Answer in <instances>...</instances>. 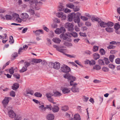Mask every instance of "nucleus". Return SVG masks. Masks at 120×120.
Instances as JSON below:
<instances>
[{"mask_svg":"<svg viewBox=\"0 0 120 120\" xmlns=\"http://www.w3.org/2000/svg\"><path fill=\"white\" fill-rule=\"evenodd\" d=\"M64 77L65 78L67 79L69 81L71 80L70 82V85L71 86L73 85H74L73 82L76 80V78L75 77L69 74H65Z\"/></svg>","mask_w":120,"mask_h":120,"instance_id":"obj_1","label":"nucleus"},{"mask_svg":"<svg viewBox=\"0 0 120 120\" xmlns=\"http://www.w3.org/2000/svg\"><path fill=\"white\" fill-rule=\"evenodd\" d=\"M56 16L59 18H61V20H65L66 19L67 16L66 15L64 14L63 12H60L56 14Z\"/></svg>","mask_w":120,"mask_h":120,"instance_id":"obj_2","label":"nucleus"},{"mask_svg":"<svg viewBox=\"0 0 120 120\" xmlns=\"http://www.w3.org/2000/svg\"><path fill=\"white\" fill-rule=\"evenodd\" d=\"M66 31L65 28L62 26L60 28H57L55 30V32L56 34H59L61 33H64Z\"/></svg>","mask_w":120,"mask_h":120,"instance_id":"obj_3","label":"nucleus"},{"mask_svg":"<svg viewBox=\"0 0 120 120\" xmlns=\"http://www.w3.org/2000/svg\"><path fill=\"white\" fill-rule=\"evenodd\" d=\"M66 28L68 29V30L70 31H72L74 29L73 28V25L71 23L67 22L65 24Z\"/></svg>","mask_w":120,"mask_h":120,"instance_id":"obj_4","label":"nucleus"},{"mask_svg":"<svg viewBox=\"0 0 120 120\" xmlns=\"http://www.w3.org/2000/svg\"><path fill=\"white\" fill-rule=\"evenodd\" d=\"M50 64L54 69L56 70L59 69L60 67V64L58 62H56L54 63L50 62L49 63V65Z\"/></svg>","mask_w":120,"mask_h":120,"instance_id":"obj_5","label":"nucleus"},{"mask_svg":"<svg viewBox=\"0 0 120 120\" xmlns=\"http://www.w3.org/2000/svg\"><path fill=\"white\" fill-rule=\"evenodd\" d=\"M61 70L63 72L66 73V74H69L68 73L70 71V68L68 66H64L63 67H61Z\"/></svg>","mask_w":120,"mask_h":120,"instance_id":"obj_6","label":"nucleus"},{"mask_svg":"<svg viewBox=\"0 0 120 120\" xmlns=\"http://www.w3.org/2000/svg\"><path fill=\"white\" fill-rule=\"evenodd\" d=\"M21 18L22 19V21L25 22L28 19L29 15L26 13H22L20 15Z\"/></svg>","mask_w":120,"mask_h":120,"instance_id":"obj_7","label":"nucleus"},{"mask_svg":"<svg viewBox=\"0 0 120 120\" xmlns=\"http://www.w3.org/2000/svg\"><path fill=\"white\" fill-rule=\"evenodd\" d=\"M76 14V13L74 12L69 14L68 16H67L68 21L70 22L72 21L73 19L75 17Z\"/></svg>","mask_w":120,"mask_h":120,"instance_id":"obj_8","label":"nucleus"},{"mask_svg":"<svg viewBox=\"0 0 120 120\" xmlns=\"http://www.w3.org/2000/svg\"><path fill=\"white\" fill-rule=\"evenodd\" d=\"M11 99L10 98L8 97H5L2 103L4 105L7 104L9 102V101Z\"/></svg>","mask_w":120,"mask_h":120,"instance_id":"obj_9","label":"nucleus"},{"mask_svg":"<svg viewBox=\"0 0 120 120\" xmlns=\"http://www.w3.org/2000/svg\"><path fill=\"white\" fill-rule=\"evenodd\" d=\"M68 37H69V35L68 34L64 33H62L60 35V37L61 38L63 39L64 40H66L68 38Z\"/></svg>","mask_w":120,"mask_h":120,"instance_id":"obj_10","label":"nucleus"},{"mask_svg":"<svg viewBox=\"0 0 120 120\" xmlns=\"http://www.w3.org/2000/svg\"><path fill=\"white\" fill-rule=\"evenodd\" d=\"M42 3L41 1L37 2L35 4V8L36 10H38L40 9V6L42 4Z\"/></svg>","mask_w":120,"mask_h":120,"instance_id":"obj_11","label":"nucleus"},{"mask_svg":"<svg viewBox=\"0 0 120 120\" xmlns=\"http://www.w3.org/2000/svg\"><path fill=\"white\" fill-rule=\"evenodd\" d=\"M43 30H38L36 31H33V32L36 36H39L40 33L42 34L43 33Z\"/></svg>","mask_w":120,"mask_h":120,"instance_id":"obj_12","label":"nucleus"},{"mask_svg":"<svg viewBox=\"0 0 120 120\" xmlns=\"http://www.w3.org/2000/svg\"><path fill=\"white\" fill-rule=\"evenodd\" d=\"M8 113L10 117L13 118L15 117L16 114L14 112V111L12 110H9L8 112Z\"/></svg>","mask_w":120,"mask_h":120,"instance_id":"obj_13","label":"nucleus"},{"mask_svg":"<svg viewBox=\"0 0 120 120\" xmlns=\"http://www.w3.org/2000/svg\"><path fill=\"white\" fill-rule=\"evenodd\" d=\"M98 23L101 27L105 28L106 27V22L102 21L101 19Z\"/></svg>","mask_w":120,"mask_h":120,"instance_id":"obj_14","label":"nucleus"},{"mask_svg":"<svg viewBox=\"0 0 120 120\" xmlns=\"http://www.w3.org/2000/svg\"><path fill=\"white\" fill-rule=\"evenodd\" d=\"M71 90L74 93L79 92V88L77 86H73L71 88Z\"/></svg>","mask_w":120,"mask_h":120,"instance_id":"obj_15","label":"nucleus"},{"mask_svg":"<svg viewBox=\"0 0 120 120\" xmlns=\"http://www.w3.org/2000/svg\"><path fill=\"white\" fill-rule=\"evenodd\" d=\"M54 117V115L52 114H48L47 116V118L48 120H53Z\"/></svg>","mask_w":120,"mask_h":120,"instance_id":"obj_16","label":"nucleus"},{"mask_svg":"<svg viewBox=\"0 0 120 120\" xmlns=\"http://www.w3.org/2000/svg\"><path fill=\"white\" fill-rule=\"evenodd\" d=\"M91 19L93 22L96 21L98 22V23L100 21L101 19L98 17L95 18L93 17L91 18Z\"/></svg>","mask_w":120,"mask_h":120,"instance_id":"obj_17","label":"nucleus"},{"mask_svg":"<svg viewBox=\"0 0 120 120\" xmlns=\"http://www.w3.org/2000/svg\"><path fill=\"white\" fill-rule=\"evenodd\" d=\"M19 86V85L18 83H15L12 86V89L14 90H16L18 89Z\"/></svg>","mask_w":120,"mask_h":120,"instance_id":"obj_18","label":"nucleus"},{"mask_svg":"<svg viewBox=\"0 0 120 120\" xmlns=\"http://www.w3.org/2000/svg\"><path fill=\"white\" fill-rule=\"evenodd\" d=\"M106 27H112L114 25V23L112 22L111 21L108 22H106Z\"/></svg>","mask_w":120,"mask_h":120,"instance_id":"obj_19","label":"nucleus"},{"mask_svg":"<svg viewBox=\"0 0 120 120\" xmlns=\"http://www.w3.org/2000/svg\"><path fill=\"white\" fill-rule=\"evenodd\" d=\"M103 97L100 96H99L98 99V103L100 105L103 101Z\"/></svg>","mask_w":120,"mask_h":120,"instance_id":"obj_20","label":"nucleus"},{"mask_svg":"<svg viewBox=\"0 0 120 120\" xmlns=\"http://www.w3.org/2000/svg\"><path fill=\"white\" fill-rule=\"evenodd\" d=\"M59 108L58 106H54V107L52 108V111L54 112H58L59 109Z\"/></svg>","mask_w":120,"mask_h":120,"instance_id":"obj_21","label":"nucleus"},{"mask_svg":"<svg viewBox=\"0 0 120 120\" xmlns=\"http://www.w3.org/2000/svg\"><path fill=\"white\" fill-rule=\"evenodd\" d=\"M53 41L56 43L59 44L60 43L61 40L59 38H55L53 39Z\"/></svg>","mask_w":120,"mask_h":120,"instance_id":"obj_22","label":"nucleus"},{"mask_svg":"<svg viewBox=\"0 0 120 120\" xmlns=\"http://www.w3.org/2000/svg\"><path fill=\"white\" fill-rule=\"evenodd\" d=\"M64 8L63 5L62 3L60 4V5L59 6L58 8V10L59 11H62L64 10Z\"/></svg>","mask_w":120,"mask_h":120,"instance_id":"obj_23","label":"nucleus"},{"mask_svg":"<svg viewBox=\"0 0 120 120\" xmlns=\"http://www.w3.org/2000/svg\"><path fill=\"white\" fill-rule=\"evenodd\" d=\"M105 30L107 32H112L114 30L113 29V28L109 27L106 28Z\"/></svg>","mask_w":120,"mask_h":120,"instance_id":"obj_24","label":"nucleus"},{"mask_svg":"<svg viewBox=\"0 0 120 120\" xmlns=\"http://www.w3.org/2000/svg\"><path fill=\"white\" fill-rule=\"evenodd\" d=\"M70 91V90L68 88H64L62 90V92L64 94L68 93Z\"/></svg>","mask_w":120,"mask_h":120,"instance_id":"obj_25","label":"nucleus"},{"mask_svg":"<svg viewBox=\"0 0 120 120\" xmlns=\"http://www.w3.org/2000/svg\"><path fill=\"white\" fill-rule=\"evenodd\" d=\"M93 56L94 59L97 60L99 58L100 55L98 53H95L93 54Z\"/></svg>","mask_w":120,"mask_h":120,"instance_id":"obj_26","label":"nucleus"},{"mask_svg":"<svg viewBox=\"0 0 120 120\" xmlns=\"http://www.w3.org/2000/svg\"><path fill=\"white\" fill-rule=\"evenodd\" d=\"M61 95V93L58 91L54 92V94L52 95V96H53L55 97H57Z\"/></svg>","mask_w":120,"mask_h":120,"instance_id":"obj_27","label":"nucleus"},{"mask_svg":"<svg viewBox=\"0 0 120 120\" xmlns=\"http://www.w3.org/2000/svg\"><path fill=\"white\" fill-rule=\"evenodd\" d=\"M27 70V67L26 66H23L21 69L19 71L20 72L23 73L26 71Z\"/></svg>","mask_w":120,"mask_h":120,"instance_id":"obj_28","label":"nucleus"},{"mask_svg":"<svg viewBox=\"0 0 120 120\" xmlns=\"http://www.w3.org/2000/svg\"><path fill=\"white\" fill-rule=\"evenodd\" d=\"M66 6L67 7L71 9H73L75 7L74 5L73 4H71L70 3H68L66 4Z\"/></svg>","mask_w":120,"mask_h":120,"instance_id":"obj_29","label":"nucleus"},{"mask_svg":"<svg viewBox=\"0 0 120 120\" xmlns=\"http://www.w3.org/2000/svg\"><path fill=\"white\" fill-rule=\"evenodd\" d=\"M71 35L75 38H77L78 36L77 34L75 32H73L70 33Z\"/></svg>","mask_w":120,"mask_h":120,"instance_id":"obj_30","label":"nucleus"},{"mask_svg":"<svg viewBox=\"0 0 120 120\" xmlns=\"http://www.w3.org/2000/svg\"><path fill=\"white\" fill-rule=\"evenodd\" d=\"M6 19L7 20H11L12 19V17L11 15H7L5 16Z\"/></svg>","mask_w":120,"mask_h":120,"instance_id":"obj_31","label":"nucleus"},{"mask_svg":"<svg viewBox=\"0 0 120 120\" xmlns=\"http://www.w3.org/2000/svg\"><path fill=\"white\" fill-rule=\"evenodd\" d=\"M120 28V25L118 23H116L115 24L114 26V28L116 30H117Z\"/></svg>","mask_w":120,"mask_h":120,"instance_id":"obj_32","label":"nucleus"},{"mask_svg":"<svg viewBox=\"0 0 120 120\" xmlns=\"http://www.w3.org/2000/svg\"><path fill=\"white\" fill-rule=\"evenodd\" d=\"M68 107L67 106H65L61 107V109L62 110L65 111L68 110Z\"/></svg>","mask_w":120,"mask_h":120,"instance_id":"obj_33","label":"nucleus"},{"mask_svg":"<svg viewBox=\"0 0 120 120\" xmlns=\"http://www.w3.org/2000/svg\"><path fill=\"white\" fill-rule=\"evenodd\" d=\"M74 20L75 23H77L80 21V19L79 18V17H76L75 16L74 18Z\"/></svg>","mask_w":120,"mask_h":120,"instance_id":"obj_34","label":"nucleus"},{"mask_svg":"<svg viewBox=\"0 0 120 120\" xmlns=\"http://www.w3.org/2000/svg\"><path fill=\"white\" fill-rule=\"evenodd\" d=\"M101 67L98 65H96L94 66L93 68V69L96 70H98L101 69Z\"/></svg>","mask_w":120,"mask_h":120,"instance_id":"obj_35","label":"nucleus"},{"mask_svg":"<svg viewBox=\"0 0 120 120\" xmlns=\"http://www.w3.org/2000/svg\"><path fill=\"white\" fill-rule=\"evenodd\" d=\"M10 41L9 42L11 44H12L14 43V40L13 39V37L12 36H11L9 38Z\"/></svg>","mask_w":120,"mask_h":120,"instance_id":"obj_36","label":"nucleus"},{"mask_svg":"<svg viewBox=\"0 0 120 120\" xmlns=\"http://www.w3.org/2000/svg\"><path fill=\"white\" fill-rule=\"evenodd\" d=\"M14 117L15 120H21L22 118L20 116L15 115Z\"/></svg>","mask_w":120,"mask_h":120,"instance_id":"obj_37","label":"nucleus"},{"mask_svg":"<svg viewBox=\"0 0 120 120\" xmlns=\"http://www.w3.org/2000/svg\"><path fill=\"white\" fill-rule=\"evenodd\" d=\"M33 61L34 63H38L42 61V60L41 59H34Z\"/></svg>","mask_w":120,"mask_h":120,"instance_id":"obj_38","label":"nucleus"},{"mask_svg":"<svg viewBox=\"0 0 120 120\" xmlns=\"http://www.w3.org/2000/svg\"><path fill=\"white\" fill-rule=\"evenodd\" d=\"M64 44L65 46L69 47L70 46H72V44L71 43H69L67 42H65L64 43Z\"/></svg>","mask_w":120,"mask_h":120,"instance_id":"obj_39","label":"nucleus"},{"mask_svg":"<svg viewBox=\"0 0 120 120\" xmlns=\"http://www.w3.org/2000/svg\"><path fill=\"white\" fill-rule=\"evenodd\" d=\"M99 48V47L95 45L93 46V50L94 52H96L98 51Z\"/></svg>","mask_w":120,"mask_h":120,"instance_id":"obj_40","label":"nucleus"},{"mask_svg":"<svg viewBox=\"0 0 120 120\" xmlns=\"http://www.w3.org/2000/svg\"><path fill=\"white\" fill-rule=\"evenodd\" d=\"M39 108L41 110L43 111H45L46 109V107H45L44 105H41L39 106Z\"/></svg>","mask_w":120,"mask_h":120,"instance_id":"obj_41","label":"nucleus"},{"mask_svg":"<svg viewBox=\"0 0 120 120\" xmlns=\"http://www.w3.org/2000/svg\"><path fill=\"white\" fill-rule=\"evenodd\" d=\"M12 18L14 19H16V18L19 16L18 14H17L16 13L13 14L12 15Z\"/></svg>","mask_w":120,"mask_h":120,"instance_id":"obj_42","label":"nucleus"},{"mask_svg":"<svg viewBox=\"0 0 120 120\" xmlns=\"http://www.w3.org/2000/svg\"><path fill=\"white\" fill-rule=\"evenodd\" d=\"M74 118L76 120H81L80 116L79 114L75 115L74 116Z\"/></svg>","mask_w":120,"mask_h":120,"instance_id":"obj_43","label":"nucleus"},{"mask_svg":"<svg viewBox=\"0 0 120 120\" xmlns=\"http://www.w3.org/2000/svg\"><path fill=\"white\" fill-rule=\"evenodd\" d=\"M34 95L37 97H41L42 96V95L40 93L36 92L34 94Z\"/></svg>","mask_w":120,"mask_h":120,"instance_id":"obj_44","label":"nucleus"},{"mask_svg":"<svg viewBox=\"0 0 120 120\" xmlns=\"http://www.w3.org/2000/svg\"><path fill=\"white\" fill-rule=\"evenodd\" d=\"M100 52L101 55H104L105 54L104 50L103 49H101L100 50Z\"/></svg>","mask_w":120,"mask_h":120,"instance_id":"obj_45","label":"nucleus"},{"mask_svg":"<svg viewBox=\"0 0 120 120\" xmlns=\"http://www.w3.org/2000/svg\"><path fill=\"white\" fill-rule=\"evenodd\" d=\"M115 56L113 55H110L109 57V59L111 62L113 61V60L114 59Z\"/></svg>","mask_w":120,"mask_h":120,"instance_id":"obj_46","label":"nucleus"},{"mask_svg":"<svg viewBox=\"0 0 120 120\" xmlns=\"http://www.w3.org/2000/svg\"><path fill=\"white\" fill-rule=\"evenodd\" d=\"M57 50L61 52L64 53V49H61L60 47L58 48H57Z\"/></svg>","mask_w":120,"mask_h":120,"instance_id":"obj_47","label":"nucleus"},{"mask_svg":"<svg viewBox=\"0 0 120 120\" xmlns=\"http://www.w3.org/2000/svg\"><path fill=\"white\" fill-rule=\"evenodd\" d=\"M19 16H18V17L16 18V21H17V22H21L22 21V18H21L19 17Z\"/></svg>","mask_w":120,"mask_h":120,"instance_id":"obj_48","label":"nucleus"},{"mask_svg":"<svg viewBox=\"0 0 120 120\" xmlns=\"http://www.w3.org/2000/svg\"><path fill=\"white\" fill-rule=\"evenodd\" d=\"M98 63L100 65H104L105 64L102 60L99 59L98 61Z\"/></svg>","mask_w":120,"mask_h":120,"instance_id":"obj_49","label":"nucleus"},{"mask_svg":"<svg viewBox=\"0 0 120 120\" xmlns=\"http://www.w3.org/2000/svg\"><path fill=\"white\" fill-rule=\"evenodd\" d=\"M88 28L86 26H83L81 28V30L83 31H86L87 29Z\"/></svg>","mask_w":120,"mask_h":120,"instance_id":"obj_50","label":"nucleus"},{"mask_svg":"<svg viewBox=\"0 0 120 120\" xmlns=\"http://www.w3.org/2000/svg\"><path fill=\"white\" fill-rule=\"evenodd\" d=\"M18 56V53L17 52H14L13 53L12 55V56L14 58H15Z\"/></svg>","mask_w":120,"mask_h":120,"instance_id":"obj_51","label":"nucleus"},{"mask_svg":"<svg viewBox=\"0 0 120 120\" xmlns=\"http://www.w3.org/2000/svg\"><path fill=\"white\" fill-rule=\"evenodd\" d=\"M102 70L105 72H107L109 71V69L106 67H103L102 69Z\"/></svg>","mask_w":120,"mask_h":120,"instance_id":"obj_52","label":"nucleus"},{"mask_svg":"<svg viewBox=\"0 0 120 120\" xmlns=\"http://www.w3.org/2000/svg\"><path fill=\"white\" fill-rule=\"evenodd\" d=\"M74 11H78L79 10V6H78L74 7V8H73Z\"/></svg>","mask_w":120,"mask_h":120,"instance_id":"obj_53","label":"nucleus"},{"mask_svg":"<svg viewBox=\"0 0 120 120\" xmlns=\"http://www.w3.org/2000/svg\"><path fill=\"white\" fill-rule=\"evenodd\" d=\"M65 55L67 57L70 58H75V55H71L69 54H65Z\"/></svg>","mask_w":120,"mask_h":120,"instance_id":"obj_54","label":"nucleus"},{"mask_svg":"<svg viewBox=\"0 0 120 120\" xmlns=\"http://www.w3.org/2000/svg\"><path fill=\"white\" fill-rule=\"evenodd\" d=\"M116 47V46L114 45H110L108 46L107 47V48L108 49H114Z\"/></svg>","mask_w":120,"mask_h":120,"instance_id":"obj_55","label":"nucleus"},{"mask_svg":"<svg viewBox=\"0 0 120 120\" xmlns=\"http://www.w3.org/2000/svg\"><path fill=\"white\" fill-rule=\"evenodd\" d=\"M23 49L22 47L20 48L18 50V53L19 54H20L21 52H23Z\"/></svg>","mask_w":120,"mask_h":120,"instance_id":"obj_56","label":"nucleus"},{"mask_svg":"<svg viewBox=\"0 0 120 120\" xmlns=\"http://www.w3.org/2000/svg\"><path fill=\"white\" fill-rule=\"evenodd\" d=\"M79 34L81 36L86 37L87 36L85 33H83L81 32L79 33Z\"/></svg>","mask_w":120,"mask_h":120,"instance_id":"obj_57","label":"nucleus"},{"mask_svg":"<svg viewBox=\"0 0 120 120\" xmlns=\"http://www.w3.org/2000/svg\"><path fill=\"white\" fill-rule=\"evenodd\" d=\"M85 25L87 26H91V22L88 21H86V22Z\"/></svg>","mask_w":120,"mask_h":120,"instance_id":"obj_58","label":"nucleus"},{"mask_svg":"<svg viewBox=\"0 0 120 120\" xmlns=\"http://www.w3.org/2000/svg\"><path fill=\"white\" fill-rule=\"evenodd\" d=\"M81 18L84 21H87L88 19L87 18L83 16H81Z\"/></svg>","mask_w":120,"mask_h":120,"instance_id":"obj_59","label":"nucleus"},{"mask_svg":"<svg viewBox=\"0 0 120 120\" xmlns=\"http://www.w3.org/2000/svg\"><path fill=\"white\" fill-rule=\"evenodd\" d=\"M13 67H12L9 70L10 73L11 74H12L14 73V70L13 69Z\"/></svg>","mask_w":120,"mask_h":120,"instance_id":"obj_60","label":"nucleus"},{"mask_svg":"<svg viewBox=\"0 0 120 120\" xmlns=\"http://www.w3.org/2000/svg\"><path fill=\"white\" fill-rule=\"evenodd\" d=\"M90 61L91 62L90 63V65H93L95 64V61L94 60H92Z\"/></svg>","mask_w":120,"mask_h":120,"instance_id":"obj_61","label":"nucleus"},{"mask_svg":"<svg viewBox=\"0 0 120 120\" xmlns=\"http://www.w3.org/2000/svg\"><path fill=\"white\" fill-rule=\"evenodd\" d=\"M29 12L31 15H33L35 13L34 10L32 9L29 10Z\"/></svg>","mask_w":120,"mask_h":120,"instance_id":"obj_62","label":"nucleus"},{"mask_svg":"<svg viewBox=\"0 0 120 120\" xmlns=\"http://www.w3.org/2000/svg\"><path fill=\"white\" fill-rule=\"evenodd\" d=\"M10 95L11 96L14 97L15 95V92L13 91H11L10 93Z\"/></svg>","mask_w":120,"mask_h":120,"instance_id":"obj_63","label":"nucleus"},{"mask_svg":"<svg viewBox=\"0 0 120 120\" xmlns=\"http://www.w3.org/2000/svg\"><path fill=\"white\" fill-rule=\"evenodd\" d=\"M115 62L117 64H120V58H117L115 60Z\"/></svg>","mask_w":120,"mask_h":120,"instance_id":"obj_64","label":"nucleus"}]
</instances>
